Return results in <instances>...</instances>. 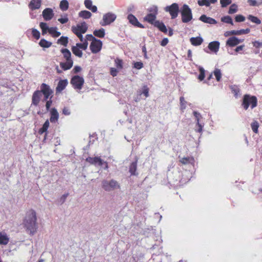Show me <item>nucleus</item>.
Returning <instances> with one entry per match:
<instances>
[{
    "instance_id": "f3484780",
    "label": "nucleus",
    "mask_w": 262,
    "mask_h": 262,
    "mask_svg": "<svg viewBox=\"0 0 262 262\" xmlns=\"http://www.w3.org/2000/svg\"><path fill=\"white\" fill-rule=\"evenodd\" d=\"M59 114L55 108H52L50 111V121L51 123H56L58 121Z\"/></svg>"
},
{
    "instance_id": "a18cd8bd",
    "label": "nucleus",
    "mask_w": 262,
    "mask_h": 262,
    "mask_svg": "<svg viewBox=\"0 0 262 262\" xmlns=\"http://www.w3.org/2000/svg\"><path fill=\"white\" fill-rule=\"evenodd\" d=\"M251 126L253 132L255 133H257L259 127L258 123L257 121H254L251 123Z\"/></svg>"
},
{
    "instance_id": "4468645a",
    "label": "nucleus",
    "mask_w": 262,
    "mask_h": 262,
    "mask_svg": "<svg viewBox=\"0 0 262 262\" xmlns=\"http://www.w3.org/2000/svg\"><path fill=\"white\" fill-rule=\"evenodd\" d=\"M243 39L241 40L237 38L236 37L233 36L228 38V39L226 41V45L231 47H234L239 43L242 42L243 41Z\"/></svg>"
},
{
    "instance_id": "dca6fc26",
    "label": "nucleus",
    "mask_w": 262,
    "mask_h": 262,
    "mask_svg": "<svg viewBox=\"0 0 262 262\" xmlns=\"http://www.w3.org/2000/svg\"><path fill=\"white\" fill-rule=\"evenodd\" d=\"M68 81L67 79L60 80L58 83L56 88V93H58L62 92L67 86Z\"/></svg>"
},
{
    "instance_id": "ea45409f",
    "label": "nucleus",
    "mask_w": 262,
    "mask_h": 262,
    "mask_svg": "<svg viewBox=\"0 0 262 262\" xmlns=\"http://www.w3.org/2000/svg\"><path fill=\"white\" fill-rule=\"evenodd\" d=\"M214 75L217 81H220L222 78V74L221 70L219 69H215L213 71Z\"/></svg>"
},
{
    "instance_id": "49530a36",
    "label": "nucleus",
    "mask_w": 262,
    "mask_h": 262,
    "mask_svg": "<svg viewBox=\"0 0 262 262\" xmlns=\"http://www.w3.org/2000/svg\"><path fill=\"white\" fill-rule=\"evenodd\" d=\"M198 4L200 6H205L206 7H209L210 5L208 0H199L198 1Z\"/></svg>"
},
{
    "instance_id": "f03ea898",
    "label": "nucleus",
    "mask_w": 262,
    "mask_h": 262,
    "mask_svg": "<svg viewBox=\"0 0 262 262\" xmlns=\"http://www.w3.org/2000/svg\"><path fill=\"white\" fill-rule=\"evenodd\" d=\"M53 91L51 89L49 85L46 83H42L40 85V90L35 91L32 97V105L35 106L38 105L40 101L41 94L44 96L43 100H47L53 94Z\"/></svg>"
},
{
    "instance_id": "4d7b16f0",
    "label": "nucleus",
    "mask_w": 262,
    "mask_h": 262,
    "mask_svg": "<svg viewBox=\"0 0 262 262\" xmlns=\"http://www.w3.org/2000/svg\"><path fill=\"white\" fill-rule=\"evenodd\" d=\"M250 32V29L247 28L246 29H241L239 30V35L248 34Z\"/></svg>"
},
{
    "instance_id": "13d9d810",
    "label": "nucleus",
    "mask_w": 262,
    "mask_h": 262,
    "mask_svg": "<svg viewBox=\"0 0 262 262\" xmlns=\"http://www.w3.org/2000/svg\"><path fill=\"white\" fill-rule=\"evenodd\" d=\"M86 39L85 40H90L93 41L95 40V39H96L94 36H93L92 34H87L85 36Z\"/></svg>"
},
{
    "instance_id": "864d4df0",
    "label": "nucleus",
    "mask_w": 262,
    "mask_h": 262,
    "mask_svg": "<svg viewBox=\"0 0 262 262\" xmlns=\"http://www.w3.org/2000/svg\"><path fill=\"white\" fill-rule=\"evenodd\" d=\"M136 164L133 163L129 168V171L132 174H135V172L136 170Z\"/></svg>"
},
{
    "instance_id": "09e8293b",
    "label": "nucleus",
    "mask_w": 262,
    "mask_h": 262,
    "mask_svg": "<svg viewBox=\"0 0 262 262\" xmlns=\"http://www.w3.org/2000/svg\"><path fill=\"white\" fill-rule=\"evenodd\" d=\"M180 106L181 110H184L186 108V101L185 100L184 97H181L180 98Z\"/></svg>"
},
{
    "instance_id": "6ab92c4d",
    "label": "nucleus",
    "mask_w": 262,
    "mask_h": 262,
    "mask_svg": "<svg viewBox=\"0 0 262 262\" xmlns=\"http://www.w3.org/2000/svg\"><path fill=\"white\" fill-rule=\"evenodd\" d=\"M41 0H31L29 4V7L32 10L38 9L41 7Z\"/></svg>"
},
{
    "instance_id": "7c9ffc66",
    "label": "nucleus",
    "mask_w": 262,
    "mask_h": 262,
    "mask_svg": "<svg viewBox=\"0 0 262 262\" xmlns=\"http://www.w3.org/2000/svg\"><path fill=\"white\" fill-rule=\"evenodd\" d=\"M72 51L73 53L76 56H78V57H81L82 56V52L81 50H80V48H79L78 47L76 46H73L72 47Z\"/></svg>"
},
{
    "instance_id": "f704fd0d",
    "label": "nucleus",
    "mask_w": 262,
    "mask_h": 262,
    "mask_svg": "<svg viewBox=\"0 0 262 262\" xmlns=\"http://www.w3.org/2000/svg\"><path fill=\"white\" fill-rule=\"evenodd\" d=\"M247 18L251 22L256 24L259 25L261 23V20L256 16H254L252 15H249Z\"/></svg>"
},
{
    "instance_id": "680f3d73",
    "label": "nucleus",
    "mask_w": 262,
    "mask_h": 262,
    "mask_svg": "<svg viewBox=\"0 0 262 262\" xmlns=\"http://www.w3.org/2000/svg\"><path fill=\"white\" fill-rule=\"evenodd\" d=\"M62 113L65 115H69L71 113L68 107H64L62 110Z\"/></svg>"
},
{
    "instance_id": "bf43d9fd",
    "label": "nucleus",
    "mask_w": 262,
    "mask_h": 262,
    "mask_svg": "<svg viewBox=\"0 0 262 262\" xmlns=\"http://www.w3.org/2000/svg\"><path fill=\"white\" fill-rule=\"evenodd\" d=\"M58 20L62 24L67 23L69 21L68 18L66 16L64 18H60L58 19Z\"/></svg>"
},
{
    "instance_id": "bb28decb",
    "label": "nucleus",
    "mask_w": 262,
    "mask_h": 262,
    "mask_svg": "<svg viewBox=\"0 0 262 262\" xmlns=\"http://www.w3.org/2000/svg\"><path fill=\"white\" fill-rule=\"evenodd\" d=\"M60 52L66 60H72L71 58V53L68 49L66 48L62 49L60 50Z\"/></svg>"
},
{
    "instance_id": "a878e982",
    "label": "nucleus",
    "mask_w": 262,
    "mask_h": 262,
    "mask_svg": "<svg viewBox=\"0 0 262 262\" xmlns=\"http://www.w3.org/2000/svg\"><path fill=\"white\" fill-rule=\"evenodd\" d=\"M190 41L193 46H198L202 43L203 39L201 37H191Z\"/></svg>"
},
{
    "instance_id": "b1692460",
    "label": "nucleus",
    "mask_w": 262,
    "mask_h": 262,
    "mask_svg": "<svg viewBox=\"0 0 262 262\" xmlns=\"http://www.w3.org/2000/svg\"><path fill=\"white\" fill-rule=\"evenodd\" d=\"M85 7L91 10L93 12H96L97 11V8L96 6L92 5V2L91 0H85L84 2Z\"/></svg>"
},
{
    "instance_id": "c03bdc74",
    "label": "nucleus",
    "mask_w": 262,
    "mask_h": 262,
    "mask_svg": "<svg viewBox=\"0 0 262 262\" xmlns=\"http://www.w3.org/2000/svg\"><path fill=\"white\" fill-rule=\"evenodd\" d=\"M88 46V42L86 40H85L83 43H77L76 46L80 49H82L84 50L87 49Z\"/></svg>"
},
{
    "instance_id": "6e6d98bb",
    "label": "nucleus",
    "mask_w": 262,
    "mask_h": 262,
    "mask_svg": "<svg viewBox=\"0 0 262 262\" xmlns=\"http://www.w3.org/2000/svg\"><path fill=\"white\" fill-rule=\"evenodd\" d=\"M142 94H143L146 97L149 96V89L146 85L143 86Z\"/></svg>"
},
{
    "instance_id": "7ed1b4c3",
    "label": "nucleus",
    "mask_w": 262,
    "mask_h": 262,
    "mask_svg": "<svg viewBox=\"0 0 262 262\" xmlns=\"http://www.w3.org/2000/svg\"><path fill=\"white\" fill-rule=\"evenodd\" d=\"M257 105V99L255 96L246 94L244 96L242 101V106L245 110H248L250 106L253 109Z\"/></svg>"
},
{
    "instance_id": "0e129e2a",
    "label": "nucleus",
    "mask_w": 262,
    "mask_h": 262,
    "mask_svg": "<svg viewBox=\"0 0 262 262\" xmlns=\"http://www.w3.org/2000/svg\"><path fill=\"white\" fill-rule=\"evenodd\" d=\"M47 102H46V108H47V110H49L52 103V101L51 100V99L49 100H46Z\"/></svg>"
},
{
    "instance_id": "774afa93",
    "label": "nucleus",
    "mask_w": 262,
    "mask_h": 262,
    "mask_svg": "<svg viewBox=\"0 0 262 262\" xmlns=\"http://www.w3.org/2000/svg\"><path fill=\"white\" fill-rule=\"evenodd\" d=\"M142 50L143 53H144V57L145 58H148L147 55V51H146V48L145 46L142 47Z\"/></svg>"
},
{
    "instance_id": "de8ad7c7",
    "label": "nucleus",
    "mask_w": 262,
    "mask_h": 262,
    "mask_svg": "<svg viewBox=\"0 0 262 262\" xmlns=\"http://www.w3.org/2000/svg\"><path fill=\"white\" fill-rule=\"evenodd\" d=\"M115 61L116 66L117 68H118L119 69H121L123 68L122 60L119 59V58H117Z\"/></svg>"
},
{
    "instance_id": "412c9836",
    "label": "nucleus",
    "mask_w": 262,
    "mask_h": 262,
    "mask_svg": "<svg viewBox=\"0 0 262 262\" xmlns=\"http://www.w3.org/2000/svg\"><path fill=\"white\" fill-rule=\"evenodd\" d=\"M49 125H50V123H49V121L48 120H47L44 123V124H43L42 127H41L39 130H38V134L39 135H42L44 133H45V139H46V137L47 136V130H48V129L49 127Z\"/></svg>"
},
{
    "instance_id": "69168bd1",
    "label": "nucleus",
    "mask_w": 262,
    "mask_h": 262,
    "mask_svg": "<svg viewBox=\"0 0 262 262\" xmlns=\"http://www.w3.org/2000/svg\"><path fill=\"white\" fill-rule=\"evenodd\" d=\"M81 70V68L79 66H75L74 69H73V71L74 73H77L79 72H80Z\"/></svg>"
},
{
    "instance_id": "37998d69",
    "label": "nucleus",
    "mask_w": 262,
    "mask_h": 262,
    "mask_svg": "<svg viewBox=\"0 0 262 262\" xmlns=\"http://www.w3.org/2000/svg\"><path fill=\"white\" fill-rule=\"evenodd\" d=\"M199 72H200V74L198 76V79L200 81H202L204 79V78H205V71L202 67H200L199 68Z\"/></svg>"
},
{
    "instance_id": "052dcab7",
    "label": "nucleus",
    "mask_w": 262,
    "mask_h": 262,
    "mask_svg": "<svg viewBox=\"0 0 262 262\" xmlns=\"http://www.w3.org/2000/svg\"><path fill=\"white\" fill-rule=\"evenodd\" d=\"M253 46L256 48H259L262 46V42L259 41H255L253 42Z\"/></svg>"
},
{
    "instance_id": "c9c22d12",
    "label": "nucleus",
    "mask_w": 262,
    "mask_h": 262,
    "mask_svg": "<svg viewBox=\"0 0 262 262\" xmlns=\"http://www.w3.org/2000/svg\"><path fill=\"white\" fill-rule=\"evenodd\" d=\"M39 27L42 30V35L46 34L47 31L48 32L49 29H50V28L48 27L47 24L43 22H41L40 23Z\"/></svg>"
},
{
    "instance_id": "cd10ccee",
    "label": "nucleus",
    "mask_w": 262,
    "mask_h": 262,
    "mask_svg": "<svg viewBox=\"0 0 262 262\" xmlns=\"http://www.w3.org/2000/svg\"><path fill=\"white\" fill-rule=\"evenodd\" d=\"M56 27H50L49 29L48 32L53 37H57L61 35L60 32L57 31Z\"/></svg>"
},
{
    "instance_id": "f257e3e1",
    "label": "nucleus",
    "mask_w": 262,
    "mask_h": 262,
    "mask_svg": "<svg viewBox=\"0 0 262 262\" xmlns=\"http://www.w3.org/2000/svg\"><path fill=\"white\" fill-rule=\"evenodd\" d=\"M23 225L26 231L31 235H33L37 231L38 225L37 223L36 213L33 209L29 210L26 214L23 220Z\"/></svg>"
},
{
    "instance_id": "c85d7f7f",
    "label": "nucleus",
    "mask_w": 262,
    "mask_h": 262,
    "mask_svg": "<svg viewBox=\"0 0 262 262\" xmlns=\"http://www.w3.org/2000/svg\"><path fill=\"white\" fill-rule=\"evenodd\" d=\"M78 15L80 17L84 19L90 18L92 16V13L86 10H82L79 12Z\"/></svg>"
},
{
    "instance_id": "4c0bfd02",
    "label": "nucleus",
    "mask_w": 262,
    "mask_h": 262,
    "mask_svg": "<svg viewBox=\"0 0 262 262\" xmlns=\"http://www.w3.org/2000/svg\"><path fill=\"white\" fill-rule=\"evenodd\" d=\"M221 21L223 23L233 25L232 19L231 16L227 15L221 18Z\"/></svg>"
},
{
    "instance_id": "79ce46f5",
    "label": "nucleus",
    "mask_w": 262,
    "mask_h": 262,
    "mask_svg": "<svg viewBox=\"0 0 262 262\" xmlns=\"http://www.w3.org/2000/svg\"><path fill=\"white\" fill-rule=\"evenodd\" d=\"M32 34L34 38L38 39L40 36V33L37 29L33 28L32 29Z\"/></svg>"
},
{
    "instance_id": "72a5a7b5",
    "label": "nucleus",
    "mask_w": 262,
    "mask_h": 262,
    "mask_svg": "<svg viewBox=\"0 0 262 262\" xmlns=\"http://www.w3.org/2000/svg\"><path fill=\"white\" fill-rule=\"evenodd\" d=\"M60 8L62 11H66L69 8V3L67 0H62L59 5Z\"/></svg>"
},
{
    "instance_id": "3c124183",
    "label": "nucleus",
    "mask_w": 262,
    "mask_h": 262,
    "mask_svg": "<svg viewBox=\"0 0 262 262\" xmlns=\"http://www.w3.org/2000/svg\"><path fill=\"white\" fill-rule=\"evenodd\" d=\"M220 3L222 7H226L231 3V0H220Z\"/></svg>"
},
{
    "instance_id": "2eb2a0df",
    "label": "nucleus",
    "mask_w": 262,
    "mask_h": 262,
    "mask_svg": "<svg viewBox=\"0 0 262 262\" xmlns=\"http://www.w3.org/2000/svg\"><path fill=\"white\" fill-rule=\"evenodd\" d=\"M42 16L46 21L51 20L54 16L53 11L51 8H46L42 11Z\"/></svg>"
},
{
    "instance_id": "c756f323",
    "label": "nucleus",
    "mask_w": 262,
    "mask_h": 262,
    "mask_svg": "<svg viewBox=\"0 0 262 262\" xmlns=\"http://www.w3.org/2000/svg\"><path fill=\"white\" fill-rule=\"evenodd\" d=\"M52 45V43L50 41H47L44 38L41 39L39 45L42 48H48L50 47Z\"/></svg>"
},
{
    "instance_id": "f8f14e48",
    "label": "nucleus",
    "mask_w": 262,
    "mask_h": 262,
    "mask_svg": "<svg viewBox=\"0 0 262 262\" xmlns=\"http://www.w3.org/2000/svg\"><path fill=\"white\" fill-rule=\"evenodd\" d=\"M86 161L92 165H98L102 166L103 164V161L99 157H89L86 159Z\"/></svg>"
},
{
    "instance_id": "9d476101",
    "label": "nucleus",
    "mask_w": 262,
    "mask_h": 262,
    "mask_svg": "<svg viewBox=\"0 0 262 262\" xmlns=\"http://www.w3.org/2000/svg\"><path fill=\"white\" fill-rule=\"evenodd\" d=\"M87 30L88 26L84 21L77 25L76 26H73L72 27V31L74 34H84L86 32Z\"/></svg>"
},
{
    "instance_id": "9b49d317",
    "label": "nucleus",
    "mask_w": 262,
    "mask_h": 262,
    "mask_svg": "<svg viewBox=\"0 0 262 262\" xmlns=\"http://www.w3.org/2000/svg\"><path fill=\"white\" fill-rule=\"evenodd\" d=\"M102 46V41L99 39H95L94 41L91 42L90 48L93 53H97L101 50Z\"/></svg>"
},
{
    "instance_id": "1a4fd4ad",
    "label": "nucleus",
    "mask_w": 262,
    "mask_h": 262,
    "mask_svg": "<svg viewBox=\"0 0 262 262\" xmlns=\"http://www.w3.org/2000/svg\"><path fill=\"white\" fill-rule=\"evenodd\" d=\"M84 79L78 75L73 76L71 79V83L75 89L81 90L84 84Z\"/></svg>"
},
{
    "instance_id": "a19ab883",
    "label": "nucleus",
    "mask_w": 262,
    "mask_h": 262,
    "mask_svg": "<svg viewBox=\"0 0 262 262\" xmlns=\"http://www.w3.org/2000/svg\"><path fill=\"white\" fill-rule=\"evenodd\" d=\"M237 6L236 4H233L230 6L229 11H228V13L232 14L236 13L237 12Z\"/></svg>"
},
{
    "instance_id": "39448f33",
    "label": "nucleus",
    "mask_w": 262,
    "mask_h": 262,
    "mask_svg": "<svg viewBox=\"0 0 262 262\" xmlns=\"http://www.w3.org/2000/svg\"><path fill=\"white\" fill-rule=\"evenodd\" d=\"M150 13L147 14L144 18V20L148 23L155 26L157 20L156 16L158 14V8L156 6H152L148 9Z\"/></svg>"
},
{
    "instance_id": "5fc2aeb1",
    "label": "nucleus",
    "mask_w": 262,
    "mask_h": 262,
    "mask_svg": "<svg viewBox=\"0 0 262 262\" xmlns=\"http://www.w3.org/2000/svg\"><path fill=\"white\" fill-rule=\"evenodd\" d=\"M248 3L251 6H256L261 5L260 4V2L258 3L255 0H248Z\"/></svg>"
},
{
    "instance_id": "8fccbe9b",
    "label": "nucleus",
    "mask_w": 262,
    "mask_h": 262,
    "mask_svg": "<svg viewBox=\"0 0 262 262\" xmlns=\"http://www.w3.org/2000/svg\"><path fill=\"white\" fill-rule=\"evenodd\" d=\"M143 67V63L140 61L135 62L134 63V68L140 70Z\"/></svg>"
},
{
    "instance_id": "0eeeda50",
    "label": "nucleus",
    "mask_w": 262,
    "mask_h": 262,
    "mask_svg": "<svg viewBox=\"0 0 262 262\" xmlns=\"http://www.w3.org/2000/svg\"><path fill=\"white\" fill-rule=\"evenodd\" d=\"M166 12H169L171 19L176 18L179 14V7L178 4L173 3L170 6H167L164 8Z\"/></svg>"
},
{
    "instance_id": "4be33fe9",
    "label": "nucleus",
    "mask_w": 262,
    "mask_h": 262,
    "mask_svg": "<svg viewBox=\"0 0 262 262\" xmlns=\"http://www.w3.org/2000/svg\"><path fill=\"white\" fill-rule=\"evenodd\" d=\"M73 65V60H66V62H61L60 63V66L61 68L64 71H66L70 69Z\"/></svg>"
},
{
    "instance_id": "6e6552de",
    "label": "nucleus",
    "mask_w": 262,
    "mask_h": 262,
    "mask_svg": "<svg viewBox=\"0 0 262 262\" xmlns=\"http://www.w3.org/2000/svg\"><path fill=\"white\" fill-rule=\"evenodd\" d=\"M116 17V15L114 13L108 12L103 15L102 20L100 21V24L102 26L110 25L115 20Z\"/></svg>"
},
{
    "instance_id": "473e14b6",
    "label": "nucleus",
    "mask_w": 262,
    "mask_h": 262,
    "mask_svg": "<svg viewBox=\"0 0 262 262\" xmlns=\"http://www.w3.org/2000/svg\"><path fill=\"white\" fill-rule=\"evenodd\" d=\"M69 42L68 37L66 36H61L57 40V43L63 45L64 47H67Z\"/></svg>"
},
{
    "instance_id": "e2e57ef3",
    "label": "nucleus",
    "mask_w": 262,
    "mask_h": 262,
    "mask_svg": "<svg viewBox=\"0 0 262 262\" xmlns=\"http://www.w3.org/2000/svg\"><path fill=\"white\" fill-rule=\"evenodd\" d=\"M193 115L196 119V120L197 122H199L200 117H201L200 113H198L197 112H193Z\"/></svg>"
},
{
    "instance_id": "58836bf2",
    "label": "nucleus",
    "mask_w": 262,
    "mask_h": 262,
    "mask_svg": "<svg viewBox=\"0 0 262 262\" xmlns=\"http://www.w3.org/2000/svg\"><path fill=\"white\" fill-rule=\"evenodd\" d=\"M230 88L234 96L237 97L239 93V89L236 85H231L230 86Z\"/></svg>"
},
{
    "instance_id": "393cba45",
    "label": "nucleus",
    "mask_w": 262,
    "mask_h": 262,
    "mask_svg": "<svg viewBox=\"0 0 262 262\" xmlns=\"http://www.w3.org/2000/svg\"><path fill=\"white\" fill-rule=\"evenodd\" d=\"M9 242V238L6 233L0 231V245H6Z\"/></svg>"
},
{
    "instance_id": "2f4dec72",
    "label": "nucleus",
    "mask_w": 262,
    "mask_h": 262,
    "mask_svg": "<svg viewBox=\"0 0 262 262\" xmlns=\"http://www.w3.org/2000/svg\"><path fill=\"white\" fill-rule=\"evenodd\" d=\"M93 34L95 36L99 38H103L105 36V30L103 28L99 30H95L93 32Z\"/></svg>"
},
{
    "instance_id": "20e7f679",
    "label": "nucleus",
    "mask_w": 262,
    "mask_h": 262,
    "mask_svg": "<svg viewBox=\"0 0 262 262\" xmlns=\"http://www.w3.org/2000/svg\"><path fill=\"white\" fill-rule=\"evenodd\" d=\"M181 13L182 21L184 23H187L192 19L191 10L189 6L186 4L183 6Z\"/></svg>"
},
{
    "instance_id": "5701e85b",
    "label": "nucleus",
    "mask_w": 262,
    "mask_h": 262,
    "mask_svg": "<svg viewBox=\"0 0 262 262\" xmlns=\"http://www.w3.org/2000/svg\"><path fill=\"white\" fill-rule=\"evenodd\" d=\"M154 26L158 28L160 31L165 34L167 33L168 30L167 29L166 26L164 25L163 23L157 20L156 21Z\"/></svg>"
},
{
    "instance_id": "423d86ee",
    "label": "nucleus",
    "mask_w": 262,
    "mask_h": 262,
    "mask_svg": "<svg viewBox=\"0 0 262 262\" xmlns=\"http://www.w3.org/2000/svg\"><path fill=\"white\" fill-rule=\"evenodd\" d=\"M102 187L106 191H110L120 188L118 182L114 180L111 181L103 180L102 182Z\"/></svg>"
},
{
    "instance_id": "603ef678",
    "label": "nucleus",
    "mask_w": 262,
    "mask_h": 262,
    "mask_svg": "<svg viewBox=\"0 0 262 262\" xmlns=\"http://www.w3.org/2000/svg\"><path fill=\"white\" fill-rule=\"evenodd\" d=\"M245 17L241 14L237 15L235 17V20L236 22H243L245 21Z\"/></svg>"
},
{
    "instance_id": "ddd939ff",
    "label": "nucleus",
    "mask_w": 262,
    "mask_h": 262,
    "mask_svg": "<svg viewBox=\"0 0 262 262\" xmlns=\"http://www.w3.org/2000/svg\"><path fill=\"white\" fill-rule=\"evenodd\" d=\"M127 19L128 20L129 22L134 26L140 28H144L143 25L140 23L138 21L137 18L132 14H129L127 16Z\"/></svg>"
},
{
    "instance_id": "a211bd4d",
    "label": "nucleus",
    "mask_w": 262,
    "mask_h": 262,
    "mask_svg": "<svg viewBox=\"0 0 262 262\" xmlns=\"http://www.w3.org/2000/svg\"><path fill=\"white\" fill-rule=\"evenodd\" d=\"M199 19L203 21L204 23L211 24V25H215L217 24V21L215 19H214L213 18H211L210 17H208L207 15L205 14L202 15Z\"/></svg>"
},
{
    "instance_id": "aec40b11",
    "label": "nucleus",
    "mask_w": 262,
    "mask_h": 262,
    "mask_svg": "<svg viewBox=\"0 0 262 262\" xmlns=\"http://www.w3.org/2000/svg\"><path fill=\"white\" fill-rule=\"evenodd\" d=\"M220 48V42L217 41H214L210 42L208 45V48L210 51L214 53L218 52Z\"/></svg>"
},
{
    "instance_id": "338daca9",
    "label": "nucleus",
    "mask_w": 262,
    "mask_h": 262,
    "mask_svg": "<svg viewBox=\"0 0 262 262\" xmlns=\"http://www.w3.org/2000/svg\"><path fill=\"white\" fill-rule=\"evenodd\" d=\"M117 71L115 68H111V74L113 76H116L117 74Z\"/></svg>"
},
{
    "instance_id": "e433bc0d",
    "label": "nucleus",
    "mask_w": 262,
    "mask_h": 262,
    "mask_svg": "<svg viewBox=\"0 0 262 262\" xmlns=\"http://www.w3.org/2000/svg\"><path fill=\"white\" fill-rule=\"evenodd\" d=\"M193 160L194 159L192 157H187L182 158L179 161L182 164L186 165L191 163L192 161H193Z\"/></svg>"
}]
</instances>
